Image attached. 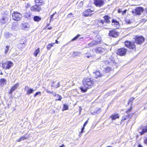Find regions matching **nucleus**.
<instances>
[{"label":"nucleus","mask_w":147,"mask_h":147,"mask_svg":"<svg viewBox=\"0 0 147 147\" xmlns=\"http://www.w3.org/2000/svg\"><path fill=\"white\" fill-rule=\"evenodd\" d=\"M84 87H81L80 89L81 90L84 92H86L87 90L91 88L93 86L94 82L89 78H85L83 80Z\"/></svg>","instance_id":"f257e3e1"},{"label":"nucleus","mask_w":147,"mask_h":147,"mask_svg":"<svg viewBox=\"0 0 147 147\" xmlns=\"http://www.w3.org/2000/svg\"><path fill=\"white\" fill-rule=\"evenodd\" d=\"M103 18L104 20H100L98 21V23L99 26H104L106 25V24H109L110 22L109 20L110 18L108 16H105Z\"/></svg>","instance_id":"f03ea898"},{"label":"nucleus","mask_w":147,"mask_h":147,"mask_svg":"<svg viewBox=\"0 0 147 147\" xmlns=\"http://www.w3.org/2000/svg\"><path fill=\"white\" fill-rule=\"evenodd\" d=\"M134 44V42H131L129 41H126L125 42V45L126 47L129 49L135 50L136 49V47Z\"/></svg>","instance_id":"7ed1b4c3"},{"label":"nucleus","mask_w":147,"mask_h":147,"mask_svg":"<svg viewBox=\"0 0 147 147\" xmlns=\"http://www.w3.org/2000/svg\"><path fill=\"white\" fill-rule=\"evenodd\" d=\"M144 10V8L142 7H138L135 9L132 10V12L133 13H135L136 14L140 15L141 13L143 12Z\"/></svg>","instance_id":"20e7f679"},{"label":"nucleus","mask_w":147,"mask_h":147,"mask_svg":"<svg viewBox=\"0 0 147 147\" xmlns=\"http://www.w3.org/2000/svg\"><path fill=\"white\" fill-rule=\"evenodd\" d=\"M12 15L13 19L17 21H19L22 17V16L20 13L16 11L14 12L13 13Z\"/></svg>","instance_id":"39448f33"},{"label":"nucleus","mask_w":147,"mask_h":147,"mask_svg":"<svg viewBox=\"0 0 147 147\" xmlns=\"http://www.w3.org/2000/svg\"><path fill=\"white\" fill-rule=\"evenodd\" d=\"M13 65V63L11 61H7L2 64V67L5 69H9Z\"/></svg>","instance_id":"423d86ee"},{"label":"nucleus","mask_w":147,"mask_h":147,"mask_svg":"<svg viewBox=\"0 0 147 147\" xmlns=\"http://www.w3.org/2000/svg\"><path fill=\"white\" fill-rule=\"evenodd\" d=\"M138 133L140 136H142L145 133L147 132V126H142L138 129Z\"/></svg>","instance_id":"0eeeda50"},{"label":"nucleus","mask_w":147,"mask_h":147,"mask_svg":"<svg viewBox=\"0 0 147 147\" xmlns=\"http://www.w3.org/2000/svg\"><path fill=\"white\" fill-rule=\"evenodd\" d=\"M127 49L125 48H121L117 50L116 51L117 55L120 56L125 55L126 54Z\"/></svg>","instance_id":"6e6552de"},{"label":"nucleus","mask_w":147,"mask_h":147,"mask_svg":"<svg viewBox=\"0 0 147 147\" xmlns=\"http://www.w3.org/2000/svg\"><path fill=\"white\" fill-rule=\"evenodd\" d=\"M136 42L138 44H142L144 41V38L142 36H136L135 38Z\"/></svg>","instance_id":"1a4fd4ad"},{"label":"nucleus","mask_w":147,"mask_h":147,"mask_svg":"<svg viewBox=\"0 0 147 147\" xmlns=\"http://www.w3.org/2000/svg\"><path fill=\"white\" fill-rule=\"evenodd\" d=\"M104 2L102 0H95L94 1V3L95 5L97 6L100 7L102 6Z\"/></svg>","instance_id":"9d476101"},{"label":"nucleus","mask_w":147,"mask_h":147,"mask_svg":"<svg viewBox=\"0 0 147 147\" xmlns=\"http://www.w3.org/2000/svg\"><path fill=\"white\" fill-rule=\"evenodd\" d=\"M92 11L90 9L85 10L83 12L82 15L84 17L90 16L92 14Z\"/></svg>","instance_id":"9b49d317"},{"label":"nucleus","mask_w":147,"mask_h":147,"mask_svg":"<svg viewBox=\"0 0 147 147\" xmlns=\"http://www.w3.org/2000/svg\"><path fill=\"white\" fill-rule=\"evenodd\" d=\"M135 98L132 97L129 99L127 104L128 105H130L131 107L129 109H128L127 111L126 112L127 113H128L130 112L131 110L132 109V107H131V106L132 105L133 101L134 100Z\"/></svg>","instance_id":"f8f14e48"},{"label":"nucleus","mask_w":147,"mask_h":147,"mask_svg":"<svg viewBox=\"0 0 147 147\" xmlns=\"http://www.w3.org/2000/svg\"><path fill=\"white\" fill-rule=\"evenodd\" d=\"M101 41V40H99V41H96V40L90 42L87 46V47H91L94 45H96L98 44L99 43H100Z\"/></svg>","instance_id":"ddd939ff"},{"label":"nucleus","mask_w":147,"mask_h":147,"mask_svg":"<svg viewBox=\"0 0 147 147\" xmlns=\"http://www.w3.org/2000/svg\"><path fill=\"white\" fill-rule=\"evenodd\" d=\"M118 33L115 31V30L110 31L109 33V36H112V37L116 38L118 36Z\"/></svg>","instance_id":"4468645a"},{"label":"nucleus","mask_w":147,"mask_h":147,"mask_svg":"<svg viewBox=\"0 0 147 147\" xmlns=\"http://www.w3.org/2000/svg\"><path fill=\"white\" fill-rule=\"evenodd\" d=\"M41 9L40 6L38 5H36L32 7L31 8L32 11H39Z\"/></svg>","instance_id":"2eb2a0df"},{"label":"nucleus","mask_w":147,"mask_h":147,"mask_svg":"<svg viewBox=\"0 0 147 147\" xmlns=\"http://www.w3.org/2000/svg\"><path fill=\"white\" fill-rule=\"evenodd\" d=\"M9 17V16L8 15L3 16L1 20V22L4 24L6 23L7 22Z\"/></svg>","instance_id":"dca6fc26"},{"label":"nucleus","mask_w":147,"mask_h":147,"mask_svg":"<svg viewBox=\"0 0 147 147\" xmlns=\"http://www.w3.org/2000/svg\"><path fill=\"white\" fill-rule=\"evenodd\" d=\"M25 90H26V94L27 95H29L32 93L34 92V90L32 88H30L28 86H25Z\"/></svg>","instance_id":"f3484780"},{"label":"nucleus","mask_w":147,"mask_h":147,"mask_svg":"<svg viewBox=\"0 0 147 147\" xmlns=\"http://www.w3.org/2000/svg\"><path fill=\"white\" fill-rule=\"evenodd\" d=\"M105 50V49L101 47H98L95 49L96 52L98 53H103Z\"/></svg>","instance_id":"a211bd4d"},{"label":"nucleus","mask_w":147,"mask_h":147,"mask_svg":"<svg viewBox=\"0 0 147 147\" xmlns=\"http://www.w3.org/2000/svg\"><path fill=\"white\" fill-rule=\"evenodd\" d=\"M19 84L18 83L16 84L11 89L10 91L9 92V93L11 94L12 92H13L18 87Z\"/></svg>","instance_id":"6ab92c4d"},{"label":"nucleus","mask_w":147,"mask_h":147,"mask_svg":"<svg viewBox=\"0 0 147 147\" xmlns=\"http://www.w3.org/2000/svg\"><path fill=\"white\" fill-rule=\"evenodd\" d=\"M22 28L26 31L28 30L29 29V25L27 23H24L22 24Z\"/></svg>","instance_id":"aec40b11"},{"label":"nucleus","mask_w":147,"mask_h":147,"mask_svg":"<svg viewBox=\"0 0 147 147\" xmlns=\"http://www.w3.org/2000/svg\"><path fill=\"white\" fill-rule=\"evenodd\" d=\"M32 16V13L30 12H26L24 15V17L28 19H30Z\"/></svg>","instance_id":"412c9836"},{"label":"nucleus","mask_w":147,"mask_h":147,"mask_svg":"<svg viewBox=\"0 0 147 147\" xmlns=\"http://www.w3.org/2000/svg\"><path fill=\"white\" fill-rule=\"evenodd\" d=\"M28 138V137L27 136H23L20 137L17 140V141L20 142L22 140L27 139Z\"/></svg>","instance_id":"4be33fe9"},{"label":"nucleus","mask_w":147,"mask_h":147,"mask_svg":"<svg viewBox=\"0 0 147 147\" xmlns=\"http://www.w3.org/2000/svg\"><path fill=\"white\" fill-rule=\"evenodd\" d=\"M33 19L34 21L38 22L40 21L41 19L40 17L38 16H35L34 17Z\"/></svg>","instance_id":"5701e85b"},{"label":"nucleus","mask_w":147,"mask_h":147,"mask_svg":"<svg viewBox=\"0 0 147 147\" xmlns=\"http://www.w3.org/2000/svg\"><path fill=\"white\" fill-rule=\"evenodd\" d=\"M35 2L36 5L40 6L41 5V4L43 1L42 0H35Z\"/></svg>","instance_id":"b1692460"},{"label":"nucleus","mask_w":147,"mask_h":147,"mask_svg":"<svg viewBox=\"0 0 147 147\" xmlns=\"http://www.w3.org/2000/svg\"><path fill=\"white\" fill-rule=\"evenodd\" d=\"M53 95L55 97H59V98L58 99H56V100H58L60 101L61 100L62 98L61 95L58 94H56L55 93Z\"/></svg>","instance_id":"393cba45"},{"label":"nucleus","mask_w":147,"mask_h":147,"mask_svg":"<svg viewBox=\"0 0 147 147\" xmlns=\"http://www.w3.org/2000/svg\"><path fill=\"white\" fill-rule=\"evenodd\" d=\"M128 117L131 118V116L130 115H128L127 116V115L124 116L122 117V119L121 120V122H123L124 121L126 120Z\"/></svg>","instance_id":"a878e982"},{"label":"nucleus","mask_w":147,"mask_h":147,"mask_svg":"<svg viewBox=\"0 0 147 147\" xmlns=\"http://www.w3.org/2000/svg\"><path fill=\"white\" fill-rule=\"evenodd\" d=\"M111 118L112 120H115L119 118V116L118 114H113L111 116Z\"/></svg>","instance_id":"bb28decb"},{"label":"nucleus","mask_w":147,"mask_h":147,"mask_svg":"<svg viewBox=\"0 0 147 147\" xmlns=\"http://www.w3.org/2000/svg\"><path fill=\"white\" fill-rule=\"evenodd\" d=\"M39 52L40 49L39 48H38L34 51L33 54L35 57H36Z\"/></svg>","instance_id":"cd10ccee"},{"label":"nucleus","mask_w":147,"mask_h":147,"mask_svg":"<svg viewBox=\"0 0 147 147\" xmlns=\"http://www.w3.org/2000/svg\"><path fill=\"white\" fill-rule=\"evenodd\" d=\"M101 111V110L100 109H98L97 110H95L94 112H92L91 113L92 115H95V114L99 113Z\"/></svg>","instance_id":"c85d7f7f"},{"label":"nucleus","mask_w":147,"mask_h":147,"mask_svg":"<svg viewBox=\"0 0 147 147\" xmlns=\"http://www.w3.org/2000/svg\"><path fill=\"white\" fill-rule=\"evenodd\" d=\"M9 49V46H6L5 47V54H6L8 53V52Z\"/></svg>","instance_id":"c756f323"},{"label":"nucleus","mask_w":147,"mask_h":147,"mask_svg":"<svg viewBox=\"0 0 147 147\" xmlns=\"http://www.w3.org/2000/svg\"><path fill=\"white\" fill-rule=\"evenodd\" d=\"M0 80L3 85L5 84H6V80L4 78L1 79Z\"/></svg>","instance_id":"7c9ffc66"},{"label":"nucleus","mask_w":147,"mask_h":147,"mask_svg":"<svg viewBox=\"0 0 147 147\" xmlns=\"http://www.w3.org/2000/svg\"><path fill=\"white\" fill-rule=\"evenodd\" d=\"M105 71L107 73L109 72L111 70V68L109 67H107L105 68Z\"/></svg>","instance_id":"2f4dec72"},{"label":"nucleus","mask_w":147,"mask_h":147,"mask_svg":"<svg viewBox=\"0 0 147 147\" xmlns=\"http://www.w3.org/2000/svg\"><path fill=\"white\" fill-rule=\"evenodd\" d=\"M112 23L113 24H114L115 25H118L119 24V22L117 21L114 20V19L112 20Z\"/></svg>","instance_id":"473e14b6"},{"label":"nucleus","mask_w":147,"mask_h":147,"mask_svg":"<svg viewBox=\"0 0 147 147\" xmlns=\"http://www.w3.org/2000/svg\"><path fill=\"white\" fill-rule=\"evenodd\" d=\"M80 34H78L75 37L72 39L71 41H73L74 40H76L78 38L80 37Z\"/></svg>","instance_id":"72a5a7b5"},{"label":"nucleus","mask_w":147,"mask_h":147,"mask_svg":"<svg viewBox=\"0 0 147 147\" xmlns=\"http://www.w3.org/2000/svg\"><path fill=\"white\" fill-rule=\"evenodd\" d=\"M55 44V43L52 44H49L47 46V49L48 50L50 49L51 47L53 46V44Z\"/></svg>","instance_id":"f704fd0d"},{"label":"nucleus","mask_w":147,"mask_h":147,"mask_svg":"<svg viewBox=\"0 0 147 147\" xmlns=\"http://www.w3.org/2000/svg\"><path fill=\"white\" fill-rule=\"evenodd\" d=\"M45 90L48 93H50L53 95L55 93L53 91H51L49 90H48V89H45Z\"/></svg>","instance_id":"c9c22d12"},{"label":"nucleus","mask_w":147,"mask_h":147,"mask_svg":"<svg viewBox=\"0 0 147 147\" xmlns=\"http://www.w3.org/2000/svg\"><path fill=\"white\" fill-rule=\"evenodd\" d=\"M68 106L67 105L65 104L63 105V110H67L68 109Z\"/></svg>","instance_id":"e433bc0d"},{"label":"nucleus","mask_w":147,"mask_h":147,"mask_svg":"<svg viewBox=\"0 0 147 147\" xmlns=\"http://www.w3.org/2000/svg\"><path fill=\"white\" fill-rule=\"evenodd\" d=\"M85 56L88 58H89L90 57H92L91 55L89 53H86L85 54Z\"/></svg>","instance_id":"4c0bfd02"},{"label":"nucleus","mask_w":147,"mask_h":147,"mask_svg":"<svg viewBox=\"0 0 147 147\" xmlns=\"http://www.w3.org/2000/svg\"><path fill=\"white\" fill-rule=\"evenodd\" d=\"M95 74L96 75L97 77L100 76V72L99 71H96V72H95Z\"/></svg>","instance_id":"58836bf2"},{"label":"nucleus","mask_w":147,"mask_h":147,"mask_svg":"<svg viewBox=\"0 0 147 147\" xmlns=\"http://www.w3.org/2000/svg\"><path fill=\"white\" fill-rule=\"evenodd\" d=\"M73 14L72 13H70L69 14L67 15V17L68 18H69L71 17H73Z\"/></svg>","instance_id":"ea45409f"},{"label":"nucleus","mask_w":147,"mask_h":147,"mask_svg":"<svg viewBox=\"0 0 147 147\" xmlns=\"http://www.w3.org/2000/svg\"><path fill=\"white\" fill-rule=\"evenodd\" d=\"M56 13V12H55V13H54L51 16V17H50V20H51V21L52 20V19H53V18L54 15Z\"/></svg>","instance_id":"a19ab883"},{"label":"nucleus","mask_w":147,"mask_h":147,"mask_svg":"<svg viewBox=\"0 0 147 147\" xmlns=\"http://www.w3.org/2000/svg\"><path fill=\"white\" fill-rule=\"evenodd\" d=\"M125 21L126 23L127 24H129L131 23L129 19H126Z\"/></svg>","instance_id":"79ce46f5"},{"label":"nucleus","mask_w":147,"mask_h":147,"mask_svg":"<svg viewBox=\"0 0 147 147\" xmlns=\"http://www.w3.org/2000/svg\"><path fill=\"white\" fill-rule=\"evenodd\" d=\"M41 92H36L34 95V97H35L36 96H37L39 94H40Z\"/></svg>","instance_id":"37998d69"},{"label":"nucleus","mask_w":147,"mask_h":147,"mask_svg":"<svg viewBox=\"0 0 147 147\" xmlns=\"http://www.w3.org/2000/svg\"><path fill=\"white\" fill-rule=\"evenodd\" d=\"M144 142L145 144L147 145V136L144 139Z\"/></svg>","instance_id":"c03bdc74"},{"label":"nucleus","mask_w":147,"mask_h":147,"mask_svg":"<svg viewBox=\"0 0 147 147\" xmlns=\"http://www.w3.org/2000/svg\"><path fill=\"white\" fill-rule=\"evenodd\" d=\"M84 127H84V126H83V127L82 128L81 131L80 132V134H82V133L84 132Z\"/></svg>","instance_id":"a18cd8bd"},{"label":"nucleus","mask_w":147,"mask_h":147,"mask_svg":"<svg viewBox=\"0 0 147 147\" xmlns=\"http://www.w3.org/2000/svg\"><path fill=\"white\" fill-rule=\"evenodd\" d=\"M88 123V120H87L85 122V123L83 125L84 127H85L86 125Z\"/></svg>","instance_id":"49530a36"},{"label":"nucleus","mask_w":147,"mask_h":147,"mask_svg":"<svg viewBox=\"0 0 147 147\" xmlns=\"http://www.w3.org/2000/svg\"><path fill=\"white\" fill-rule=\"evenodd\" d=\"M60 86V84H59V82L56 85V88H58L59 87V86Z\"/></svg>","instance_id":"de8ad7c7"},{"label":"nucleus","mask_w":147,"mask_h":147,"mask_svg":"<svg viewBox=\"0 0 147 147\" xmlns=\"http://www.w3.org/2000/svg\"><path fill=\"white\" fill-rule=\"evenodd\" d=\"M56 82L55 81H53V82H52V83H53V84L51 85V86H53V84H55Z\"/></svg>","instance_id":"09e8293b"},{"label":"nucleus","mask_w":147,"mask_h":147,"mask_svg":"<svg viewBox=\"0 0 147 147\" xmlns=\"http://www.w3.org/2000/svg\"><path fill=\"white\" fill-rule=\"evenodd\" d=\"M77 53L76 52H74V54L75 55H73V56H75L76 55H77Z\"/></svg>","instance_id":"8fccbe9b"},{"label":"nucleus","mask_w":147,"mask_h":147,"mask_svg":"<svg viewBox=\"0 0 147 147\" xmlns=\"http://www.w3.org/2000/svg\"><path fill=\"white\" fill-rule=\"evenodd\" d=\"M59 42V41H58L57 40H56L55 41V43L57 44H58Z\"/></svg>","instance_id":"3c124183"},{"label":"nucleus","mask_w":147,"mask_h":147,"mask_svg":"<svg viewBox=\"0 0 147 147\" xmlns=\"http://www.w3.org/2000/svg\"><path fill=\"white\" fill-rule=\"evenodd\" d=\"M138 147H143L140 144H139L138 145Z\"/></svg>","instance_id":"603ef678"},{"label":"nucleus","mask_w":147,"mask_h":147,"mask_svg":"<svg viewBox=\"0 0 147 147\" xmlns=\"http://www.w3.org/2000/svg\"><path fill=\"white\" fill-rule=\"evenodd\" d=\"M64 145L63 144L62 145L60 146L59 147H64Z\"/></svg>","instance_id":"864d4df0"},{"label":"nucleus","mask_w":147,"mask_h":147,"mask_svg":"<svg viewBox=\"0 0 147 147\" xmlns=\"http://www.w3.org/2000/svg\"><path fill=\"white\" fill-rule=\"evenodd\" d=\"M145 13L147 14V9H146L145 10Z\"/></svg>","instance_id":"5fc2aeb1"},{"label":"nucleus","mask_w":147,"mask_h":147,"mask_svg":"<svg viewBox=\"0 0 147 147\" xmlns=\"http://www.w3.org/2000/svg\"><path fill=\"white\" fill-rule=\"evenodd\" d=\"M80 4L81 5H83V2H81L80 3Z\"/></svg>","instance_id":"6e6d98bb"},{"label":"nucleus","mask_w":147,"mask_h":147,"mask_svg":"<svg viewBox=\"0 0 147 147\" xmlns=\"http://www.w3.org/2000/svg\"><path fill=\"white\" fill-rule=\"evenodd\" d=\"M146 108L147 109V104L146 105Z\"/></svg>","instance_id":"4d7b16f0"},{"label":"nucleus","mask_w":147,"mask_h":147,"mask_svg":"<svg viewBox=\"0 0 147 147\" xmlns=\"http://www.w3.org/2000/svg\"><path fill=\"white\" fill-rule=\"evenodd\" d=\"M1 75H3V73H2V72H1Z\"/></svg>","instance_id":"13d9d810"},{"label":"nucleus","mask_w":147,"mask_h":147,"mask_svg":"<svg viewBox=\"0 0 147 147\" xmlns=\"http://www.w3.org/2000/svg\"><path fill=\"white\" fill-rule=\"evenodd\" d=\"M57 99H58V98H59V97H57Z\"/></svg>","instance_id":"bf43d9fd"},{"label":"nucleus","mask_w":147,"mask_h":147,"mask_svg":"<svg viewBox=\"0 0 147 147\" xmlns=\"http://www.w3.org/2000/svg\"><path fill=\"white\" fill-rule=\"evenodd\" d=\"M48 29H51V28H48Z\"/></svg>","instance_id":"052dcab7"},{"label":"nucleus","mask_w":147,"mask_h":147,"mask_svg":"<svg viewBox=\"0 0 147 147\" xmlns=\"http://www.w3.org/2000/svg\"><path fill=\"white\" fill-rule=\"evenodd\" d=\"M124 12H125H125H126V11H124Z\"/></svg>","instance_id":"680f3d73"},{"label":"nucleus","mask_w":147,"mask_h":147,"mask_svg":"<svg viewBox=\"0 0 147 147\" xmlns=\"http://www.w3.org/2000/svg\"><path fill=\"white\" fill-rule=\"evenodd\" d=\"M96 38H97V37H98V36H96Z\"/></svg>","instance_id":"e2e57ef3"}]
</instances>
